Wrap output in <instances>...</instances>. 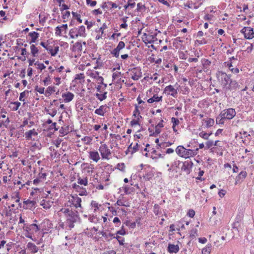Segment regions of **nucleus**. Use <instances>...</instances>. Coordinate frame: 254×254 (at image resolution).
Returning <instances> with one entry per match:
<instances>
[{
  "mask_svg": "<svg viewBox=\"0 0 254 254\" xmlns=\"http://www.w3.org/2000/svg\"><path fill=\"white\" fill-rule=\"evenodd\" d=\"M26 93H28V91H24L20 94L19 98L20 101H24L23 98H24V97H25Z\"/></svg>",
  "mask_w": 254,
  "mask_h": 254,
  "instance_id": "47",
  "label": "nucleus"
},
{
  "mask_svg": "<svg viewBox=\"0 0 254 254\" xmlns=\"http://www.w3.org/2000/svg\"><path fill=\"white\" fill-rule=\"evenodd\" d=\"M53 203V202L50 200L43 199L40 202V205L44 209H48L51 207Z\"/></svg>",
  "mask_w": 254,
  "mask_h": 254,
  "instance_id": "18",
  "label": "nucleus"
},
{
  "mask_svg": "<svg viewBox=\"0 0 254 254\" xmlns=\"http://www.w3.org/2000/svg\"><path fill=\"white\" fill-rule=\"evenodd\" d=\"M222 84L224 86H226L230 81V76L225 73L221 74Z\"/></svg>",
  "mask_w": 254,
  "mask_h": 254,
  "instance_id": "17",
  "label": "nucleus"
},
{
  "mask_svg": "<svg viewBox=\"0 0 254 254\" xmlns=\"http://www.w3.org/2000/svg\"><path fill=\"white\" fill-rule=\"evenodd\" d=\"M34 65L37 66V68L38 69H40L41 70L45 69L46 68V66L44 65L43 64L40 63L38 62H36L34 63Z\"/></svg>",
  "mask_w": 254,
  "mask_h": 254,
  "instance_id": "39",
  "label": "nucleus"
},
{
  "mask_svg": "<svg viewBox=\"0 0 254 254\" xmlns=\"http://www.w3.org/2000/svg\"><path fill=\"white\" fill-rule=\"evenodd\" d=\"M62 96L64 98V102L65 103H68L72 100L74 95L72 93L67 92L63 94Z\"/></svg>",
  "mask_w": 254,
  "mask_h": 254,
  "instance_id": "12",
  "label": "nucleus"
},
{
  "mask_svg": "<svg viewBox=\"0 0 254 254\" xmlns=\"http://www.w3.org/2000/svg\"><path fill=\"white\" fill-rule=\"evenodd\" d=\"M79 195H87V192L85 189H81L79 190Z\"/></svg>",
  "mask_w": 254,
  "mask_h": 254,
  "instance_id": "57",
  "label": "nucleus"
},
{
  "mask_svg": "<svg viewBox=\"0 0 254 254\" xmlns=\"http://www.w3.org/2000/svg\"><path fill=\"white\" fill-rule=\"evenodd\" d=\"M127 3L131 8H133L135 6V2L133 0H128Z\"/></svg>",
  "mask_w": 254,
  "mask_h": 254,
  "instance_id": "55",
  "label": "nucleus"
},
{
  "mask_svg": "<svg viewBox=\"0 0 254 254\" xmlns=\"http://www.w3.org/2000/svg\"><path fill=\"white\" fill-rule=\"evenodd\" d=\"M211 134V133L208 134L204 131H201L199 133V135L201 138L204 139H208L209 136Z\"/></svg>",
  "mask_w": 254,
  "mask_h": 254,
  "instance_id": "38",
  "label": "nucleus"
},
{
  "mask_svg": "<svg viewBox=\"0 0 254 254\" xmlns=\"http://www.w3.org/2000/svg\"><path fill=\"white\" fill-rule=\"evenodd\" d=\"M68 202L76 208L81 207V198L79 197L76 194L71 195Z\"/></svg>",
  "mask_w": 254,
  "mask_h": 254,
  "instance_id": "8",
  "label": "nucleus"
},
{
  "mask_svg": "<svg viewBox=\"0 0 254 254\" xmlns=\"http://www.w3.org/2000/svg\"><path fill=\"white\" fill-rule=\"evenodd\" d=\"M212 249V246L210 244H208L206 247L202 250V254H210Z\"/></svg>",
  "mask_w": 254,
  "mask_h": 254,
  "instance_id": "28",
  "label": "nucleus"
},
{
  "mask_svg": "<svg viewBox=\"0 0 254 254\" xmlns=\"http://www.w3.org/2000/svg\"><path fill=\"white\" fill-rule=\"evenodd\" d=\"M69 35L71 39L77 38L78 37H85L86 34L85 26H81L78 28H74L70 29Z\"/></svg>",
  "mask_w": 254,
  "mask_h": 254,
  "instance_id": "3",
  "label": "nucleus"
},
{
  "mask_svg": "<svg viewBox=\"0 0 254 254\" xmlns=\"http://www.w3.org/2000/svg\"><path fill=\"white\" fill-rule=\"evenodd\" d=\"M132 144H131L128 147L127 151L130 153L131 154H133L135 152L138 150V143H136L135 145L132 146Z\"/></svg>",
  "mask_w": 254,
  "mask_h": 254,
  "instance_id": "23",
  "label": "nucleus"
},
{
  "mask_svg": "<svg viewBox=\"0 0 254 254\" xmlns=\"http://www.w3.org/2000/svg\"><path fill=\"white\" fill-rule=\"evenodd\" d=\"M107 108L106 105H102L95 111V113L98 115L104 116L105 114L107 112Z\"/></svg>",
  "mask_w": 254,
  "mask_h": 254,
  "instance_id": "14",
  "label": "nucleus"
},
{
  "mask_svg": "<svg viewBox=\"0 0 254 254\" xmlns=\"http://www.w3.org/2000/svg\"><path fill=\"white\" fill-rule=\"evenodd\" d=\"M86 3L87 5H89L91 6H94L97 2L95 0H86Z\"/></svg>",
  "mask_w": 254,
  "mask_h": 254,
  "instance_id": "50",
  "label": "nucleus"
},
{
  "mask_svg": "<svg viewBox=\"0 0 254 254\" xmlns=\"http://www.w3.org/2000/svg\"><path fill=\"white\" fill-rule=\"evenodd\" d=\"M59 50V47L58 46H56L53 50L52 47H49L48 49H47V51H49L51 54L52 56H55Z\"/></svg>",
  "mask_w": 254,
  "mask_h": 254,
  "instance_id": "29",
  "label": "nucleus"
},
{
  "mask_svg": "<svg viewBox=\"0 0 254 254\" xmlns=\"http://www.w3.org/2000/svg\"><path fill=\"white\" fill-rule=\"evenodd\" d=\"M67 29V24H63L60 26H57L55 28V34L57 36H61L62 35V31L63 30H64L65 31Z\"/></svg>",
  "mask_w": 254,
  "mask_h": 254,
  "instance_id": "16",
  "label": "nucleus"
},
{
  "mask_svg": "<svg viewBox=\"0 0 254 254\" xmlns=\"http://www.w3.org/2000/svg\"><path fill=\"white\" fill-rule=\"evenodd\" d=\"M231 88H236L238 86V84L236 81H231L230 83Z\"/></svg>",
  "mask_w": 254,
  "mask_h": 254,
  "instance_id": "51",
  "label": "nucleus"
},
{
  "mask_svg": "<svg viewBox=\"0 0 254 254\" xmlns=\"http://www.w3.org/2000/svg\"><path fill=\"white\" fill-rule=\"evenodd\" d=\"M27 247L30 252L35 254L38 252V248L33 243L29 242L27 245Z\"/></svg>",
  "mask_w": 254,
  "mask_h": 254,
  "instance_id": "20",
  "label": "nucleus"
},
{
  "mask_svg": "<svg viewBox=\"0 0 254 254\" xmlns=\"http://www.w3.org/2000/svg\"><path fill=\"white\" fill-rule=\"evenodd\" d=\"M125 44L124 42L123 41H120L117 47L116 48V49H117L119 51H121L122 49H123V48H125Z\"/></svg>",
  "mask_w": 254,
  "mask_h": 254,
  "instance_id": "42",
  "label": "nucleus"
},
{
  "mask_svg": "<svg viewBox=\"0 0 254 254\" xmlns=\"http://www.w3.org/2000/svg\"><path fill=\"white\" fill-rule=\"evenodd\" d=\"M118 167L119 169L122 171H124L125 169V165L124 163L118 164Z\"/></svg>",
  "mask_w": 254,
  "mask_h": 254,
  "instance_id": "63",
  "label": "nucleus"
},
{
  "mask_svg": "<svg viewBox=\"0 0 254 254\" xmlns=\"http://www.w3.org/2000/svg\"><path fill=\"white\" fill-rule=\"evenodd\" d=\"M49 220L48 219H45L39 225L36 224H32L29 225L27 228L29 231H31L33 233L37 232L40 230H47V229L46 227V225H50Z\"/></svg>",
  "mask_w": 254,
  "mask_h": 254,
  "instance_id": "4",
  "label": "nucleus"
},
{
  "mask_svg": "<svg viewBox=\"0 0 254 254\" xmlns=\"http://www.w3.org/2000/svg\"><path fill=\"white\" fill-rule=\"evenodd\" d=\"M91 76L96 78L98 83L103 84L104 79L102 76H99L98 72H96L95 74L92 73Z\"/></svg>",
  "mask_w": 254,
  "mask_h": 254,
  "instance_id": "31",
  "label": "nucleus"
},
{
  "mask_svg": "<svg viewBox=\"0 0 254 254\" xmlns=\"http://www.w3.org/2000/svg\"><path fill=\"white\" fill-rule=\"evenodd\" d=\"M75 50H78L79 52L82 51V46L81 42H77L74 45Z\"/></svg>",
  "mask_w": 254,
  "mask_h": 254,
  "instance_id": "37",
  "label": "nucleus"
},
{
  "mask_svg": "<svg viewBox=\"0 0 254 254\" xmlns=\"http://www.w3.org/2000/svg\"><path fill=\"white\" fill-rule=\"evenodd\" d=\"M241 32L244 35V37L247 39H252L254 38V32L253 28L250 27H245L241 30Z\"/></svg>",
  "mask_w": 254,
  "mask_h": 254,
  "instance_id": "7",
  "label": "nucleus"
},
{
  "mask_svg": "<svg viewBox=\"0 0 254 254\" xmlns=\"http://www.w3.org/2000/svg\"><path fill=\"white\" fill-rule=\"evenodd\" d=\"M21 103L18 102H11L9 104V107L12 111H17L20 107Z\"/></svg>",
  "mask_w": 254,
  "mask_h": 254,
  "instance_id": "25",
  "label": "nucleus"
},
{
  "mask_svg": "<svg viewBox=\"0 0 254 254\" xmlns=\"http://www.w3.org/2000/svg\"><path fill=\"white\" fill-rule=\"evenodd\" d=\"M72 188L77 191H79V190L81 189V188L78 185L76 184H73L72 185Z\"/></svg>",
  "mask_w": 254,
  "mask_h": 254,
  "instance_id": "62",
  "label": "nucleus"
},
{
  "mask_svg": "<svg viewBox=\"0 0 254 254\" xmlns=\"http://www.w3.org/2000/svg\"><path fill=\"white\" fill-rule=\"evenodd\" d=\"M107 28V26L105 23H104V24L102 26V27H100V28L99 30V32L102 33V34H103L104 33V30Z\"/></svg>",
  "mask_w": 254,
  "mask_h": 254,
  "instance_id": "59",
  "label": "nucleus"
},
{
  "mask_svg": "<svg viewBox=\"0 0 254 254\" xmlns=\"http://www.w3.org/2000/svg\"><path fill=\"white\" fill-rule=\"evenodd\" d=\"M162 100V96H158L157 95H154L152 98L148 99L147 102L149 103H152L154 102H160Z\"/></svg>",
  "mask_w": 254,
  "mask_h": 254,
  "instance_id": "24",
  "label": "nucleus"
},
{
  "mask_svg": "<svg viewBox=\"0 0 254 254\" xmlns=\"http://www.w3.org/2000/svg\"><path fill=\"white\" fill-rule=\"evenodd\" d=\"M70 16V12L68 11H65L63 14V19H64V22H65L67 20L68 17Z\"/></svg>",
  "mask_w": 254,
  "mask_h": 254,
  "instance_id": "40",
  "label": "nucleus"
},
{
  "mask_svg": "<svg viewBox=\"0 0 254 254\" xmlns=\"http://www.w3.org/2000/svg\"><path fill=\"white\" fill-rule=\"evenodd\" d=\"M195 215V211L192 209H190L188 212V215L192 218Z\"/></svg>",
  "mask_w": 254,
  "mask_h": 254,
  "instance_id": "56",
  "label": "nucleus"
},
{
  "mask_svg": "<svg viewBox=\"0 0 254 254\" xmlns=\"http://www.w3.org/2000/svg\"><path fill=\"white\" fill-rule=\"evenodd\" d=\"M225 120L226 119L223 117V116H222L221 114H220L219 115L216 117V123L217 124L223 125L224 124Z\"/></svg>",
  "mask_w": 254,
  "mask_h": 254,
  "instance_id": "32",
  "label": "nucleus"
},
{
  "mask_svg": "<svg viewBox=\"0 0 254 254\" xmlns=\"http://www.w3.org/2000/svg\"><path fill=\"white\" fill-rule=\"evenodd\" d=\"M206 145L207 148H209L214 145V142L213 141L209 140L206 142Z\"/></svg>",
  "mask_w": 254,
  "mask_h": 254,
  "instance_id": "60",
  "label": "nucleus"
},
{
  "mask_svg": "<svg viewBox=\"0 0 254 254\" xmlns=\"http://www.w3.org/2000/svg\"><path fill=\"white\" fill-rule=\"evenodd\" d=\"M206 127H209L213 126L214 124V120L213 119L208 118L205 121Z\"/></svg>",
  "mask_w": 254,
  "mask_h": 254,
  "instance_id": "35",
  "label": "nucleus"
},
{
  "mask_svg": "<svg viewBox=\"0 0 254 254\" xmlns=\"http://www.w3.org/2000/svg\"><path fill=\"white\" fill-rule=\"evenodd\" d=\"M197 230L196 229H192L190 233V237L191 238H195V236L197 235Z\"/></svg>",
  "mask_w": 254,
  "mask_h": 254,
  "instance_id": "48",
  "label": "nucleus"
},
{
  "mask_svg": "<svg viewBox=\"0 0 254 254\" xmlns=\"http://www.w3.org/2000/svg\"><path fill=\"white\" fill-rule=\"evenodd\" d=\"M111 54L116 58H118L120 54V51L115 48L111 52Z\"/></svg>",
  "mask_w": 254,
  "mask_h": 254,
  "instance_id": "49",
  "label": "nucleus"
},
{
  "mask_svg": "<svg viewBox=\"0 0 254 254\" xmlns=\"http://www.w3.org/2000/svg\"><path fill=\"white\" fill-rule=\"evenodd\" d=\"M38 132L35 129H32L25 133V136L27 140H32V136H37Z\"/></svg>",
  "mask_w": 254,
  "mask_h": 254,
  "instance_id": "15",
  "label": "nucleus"
},
{
  "mask_svg": "<svg viewBox=\"0 0 254 254\" xmlns=\"http://www.w3.org/2000/svg\"><path fill=\"white\" fill-rule=\"evenodd\" d=\"M247 175V173L246 171H241L236 178V184H237L241 180L245 179Z\"/></svg>",
  "mask_w": 254,
  "mask_h": 254,
  "instance_id": "26",
  "label": "nucleus"
},
{
  "mask_svg": "<svg viewBox=\"0 0 254 254\" xmlns=\"http://www.w3.org/2000/svg\"><path fill=\"white\" fill-rule=\"evenodd\" d=\"M202 63L203 66H205L206 68L209 66L211 64V62L207 59H203L202 61Z\"/></svg>",
  "mask_w": 254,
  "mask_h": 254,
  "instance_id": "45",
  "label": "nucleus"
},
{
  "mask_svg": "<svg viewBox=\"0 0 254 254\" xmlns=\"http://www.w3.org/2000/svg\"><path fill=\"white\" fill-rule=\"evenodd\" d=\"M77 183L80 185L87 186L88 184V180L87 177L81 178L80 177H78Z\"/></svg>",
  "mask_w": 254,
  "mask_h": 254,
  "instance_id": "27",
  "label": "nucleus"
},
{
  "mask_svg": "<svg viewBox=\"0 0 254 254\" xmlns=\"http://www.w3.org/2000/svg\"><path fill=\"white\" fill-rule=\"evenodd\" d=\"M107 94V92H104L103 94L96 93L95 94V96L98 98V100H99L100 101H102L106 99Z\"/></svg>",
  "mask_w": 254,
  "mask_h": 254,
  "instance_id": "34",
  "label": "nucleus"
},
{
  "mask_svg": "<svg viewBox=\"0 0 254 254\" xmlns=\"http://www.w3.org/2000/svg\"><path fill=\"white\" fill-rule=\"evenodd\" d=\"M29 36L31 38L30 43H35L37 39L39 37V34L36 32H32L29 33Z\"/></svg>",
  "mask_w": 254,
  "mask_h": 254,
  "instance_id": "22",
  "label": "nucleus"
},
{
  "mask_svg": "<svg viewBox=\"0 0 254 254\" xmlns=\"http://www.w3.org/2000/svg\"><path fill=\"white\" fill-rule=\"evenodd\" d=\"M31 53L33 57H35L39 52L38 48L34 45H32L30 46Z\"/></svg>",
  "mask_w": 254,
  "mask_h": 254,
  "instance_id": "30",
  "label": "nucleus"
},
{
  "mask_svg": "<svg viewBox=\"0 0 254 254\" xmlns=\"http://www.w3.org/2000/svg\"><path fill=\"white\" fill-rule=\"evenodd\" d=\"M220 114L225 119L231 120L236 116V113L234 109L229 108L222 110Z\"/></svg>",
  "mask_w": 254,
  "mask_h": 254,
  "instance_id": "6",
  "label": "nucleus"
},
{
  "mask_svg": "<svg viewBox=\"0 0 254 254\" xmlns=\"http://www.w3.org/2000/svg\"><path fill=\"white\" fill-rule=\"evenodd\" d=\"M64 213L66 218V221L70 229L74 227V223L78 221L79 216L77 212H73L69 209H65Z\"/></svg>",
  "mask_w": 254,
  "mask_h": 254,
  "instance_id": "2",
  "label": "nucleus"
},
{
  "mask_svg": "<svg viewBox=\"0 0 254 254\" xmlns=\"http://www.w3.org/2000/svg\"><path fill=\"white\" fill-rule=\"evenodd\" d=\"M125 192L127 194H130L133 191V188L130 189L128 186L126 185L124 187Z\"/></svg>",
  "mask_w": 254,
  "mask_h": 254,
  "instance_id": "43",
  "label": "nucleus"
},
{
  "mask_svg": "<svg viewBox=\"0 0 254 254\" xmlns=\"http://www.w3.org/2000/svg\"><path fill=\"white\" fill-rule=\"evenodd\" d=\"M164 93H167L168 95H170L175 98L177 97L178 94L177 90L171 85L167 86L165 88Z\"/></svg>",
  "mask_w": 254,
  "mask_h": 254,
  "instance_id": "9",
  "label": "nucleus"
},
{
  "mask_svg": "<svg viewBox=\"0 0 254 254\" xmlns=\"http://www.w3.org/2000/svg\"><path fill=\"white\" fill-rule=\"evenodd\" d=\"M82 140L85 141H87L86 144H88L90 143L91 141L92 140V139L90 137L85 136L83 138H82Z\"/></svg>",
  "mask_w": 254,
  "mask_h": 254,
  "instance_id": "58",
  "label": "nucleus"
},
{
  "mask_svg": "<svg viewBox=\"0 0 254 254\" xmlns=\"http://www.w3.org/2000/svg\"><path fill=\"white\" fill-rule=\"evenodd\" d=\"M171 122L173 124V126H176L180 124L179 120L177 118H172Z\"/></svg>",
  "mask_w": 254,
  "mask_h": 254,
  "instance_id": "46",
  "label": "nucleus"
},
{
  "mask_svg": "<svg viewBox=\"0 0 254 254\" xmlns=\"http://www.w3.org/2000/svg\"><path fill=\"white\" fill-rule=\"evenodd\" d=\"M121 75V73L120 72H116L113 73L112 75V77L114 79H116L119 78Z\"/></svg>",
  "mask_w": 254,
  "mask_h": 254,
  "instance_id": "53",
  "label": "nucleus"
},
{
  "mask_svg": "<svg viewBox=\"0 0 254 254\" xmlns=\"http://www.w3.org/2000/svg\"><path fill=\"white\" fill-rule=\"evenodd\" d=\"M89 154V158L96 163L98 162L100 160V157L98 152L96 151H90Z\"/></svg>",
  "mask_w": 254,
  "mask_h": 254,
  "instance_id": "11",
  "label": "nucleus"
},
{
  "mask_svg": "<svg viewBox=\"0 0 254 254\" xmlns=\"http://www.w3.org/2000/svg\"><path fill=\"white\" fill-rule=\"evenodd\" d=\"M85 76L83 73L77 74L75 75V80L83 79Z\"/></svg>",
  "mask_w": 254,
  "mask_h": 254,
  "instance_id": "52",
  "label": "nucleus"
},
{
  "mask_svg": "<svg viewBox=\"0 0 254 254\" xmlns=\"http://www.w3.org/2000/svg\"><path fill=\"white\" fill-rule=\"evenodd\" d=\"M140 119L138 118H134L132 120V121L130 122V125L132 127L135 126L136 125H139V122Z\"/></svg>",
  "mask_w": 254,
  "mask_h": 254,
  "instance_id": "41",
  "label": "nucleus"
},
{
  "mask_svg": "<svg viewBox=\"0 0 254 254\" xmlns=\"http://www.w3.org/2000/svg\"><path fill=\"white\" fill-rule=\"evenodd\" d=\"M198 150V148L195 150H191L186 149L182 145H179L176 148V152L180 157L186 159L195 156Z\"/></svg>",
  "mask_w": 254,
  "mask_h": 254,
  "instance_id": "1",
  "label": "nucleus"
},
{
  "mask_svg": "<svg viewBox=\"0 0 254 254\" xmlns=\"http://www.w3.org/2000/svg\"><path fill=\"white\" fill-rule=\"evenodd\" d=\"M163 121L161 120L159 123L157 124V125L155 127V131L153 132L151 135L156 136L157 135L159 134L161 132V128L164 127L163 124Z\"/></svg>",
  "mask_w": 254,
  "mask_h": 254,
  "instance_id": "13",
  "label": "nucleus"
},
{
  "mask_svg": "<svg viewBox=\"0 0 254 254\" xmlns=\"http://www.w3.org/2000/svg\"><path fill=\"white\" fill-rule=\"evenodd\" d=\"M23 202L25 204L28 205V208H29L34 207L35 204L36 203L35 201L30 200L29 199H27V200L24 201Z\"/></svg>",
  "mask_w": 254,
  "mask_h": 254,
  "instance_id": "33",
  "label": "nucleus"
},
{
  "mask_svg": "<svg viewBox=\"0 0 254 254\" xmlns=\"http://www.w3.org/2000/svg\"><path fill=\"white\" fill-rule=\"evenodd\" d=\"M122 20L124 21V23L120 25V27L122 28L127 29V24L126 23L127 20L124 18H123Z\"/></svg>",
  "mask_w": 254,
  "mask_h": 254,
  "instance_id": "54",
  "label": "nucleus"
},
{
  "mask_svg": "<svg viewBox=\"0 0 254 254\" xmlns=\"http://www.w3.org/2000/svg\"><path fill=\"white\" fill-rule=\"evenodd\" d=\"M55 87H54L49 86V87H48L47 88L46 92H47L48 93L51 94L52 92H55Z\"/></svg>",
  "mask_w": 254,
  "mask_h": 254,
  "instance_id": "61",
  "label": "nucleus"
},
{
  "mask_svg": "<svg viewBox=\"0 0 254 254\" xmlns=\"http://www.w3.org/2000/svg\"><path fill=\"white\" fill-rule=\"evenodd\" d=\"M133 116L134 118H141V116L140 115V113L137 106L135 107V110L133 111Z\"/></svg>",
  "mask_w": 254,
  "mask_h": 254,
  "instance_id": "36",
  "label": "nucleus"
},
{
  "mask_svg": "<svg viewBox=\"0 0 254 254\" xmlns=\"http://www.w3.org/2000/svg\"><path fill=\"white\" fill-rule=\"evenodd\" d=\"M131 78L134 80H137L142 76V72L141 70L136 68H133L131 70Z\"/></svg>",
  "mask_w": 254,
  "mask_h": 254,
  "instance_id": "10",
  "label": "nucleus"
},
{
  "mask_svg": "<svg viewBox=\"0 0 254 254\" xmlns=\"http://www.w3.org/2000/svg\"><path fill=\"white\" fill-rule=\"evenodd\" d=\"M45 88L44 87H37L35 90L40 94L44 93Z\"/></svg>",
  "mask_w": 254,
  "mask_h": 254,
  "instance_id": "64",
  "label": "nucleus"
},
{
  "mask_svg": "<svg viewBox=\"0 0 254 254\" xmlns=\"http://www.w3.org/2000/svg\"><path fill=\"white\" fill-rule=\"evenodd\" d=\"M99 151L103 159L109 160L110 159L111 152L107 144L101 145L99 148Z\"/></svg>",
  "mask_w": 254,
  "mask_h": 254,
  "instance_id": "5",
  "label": "nucleus"
},
{
  "mask_svg": "<svg viewBox=\"0 0 254 254\" xmlns=\"http://www.w3.org/2000/svg\"><path fill=\"white\" fill-rule=\"evenodd\" d=\"M179 250V247L178 245L169 244L168 247V251L170 253H177Z\"/></svg>",
  "mask_w": 254,
  "mask_h": 254,
  "instance_id": "19",
  "label": "nucleus"
},
{
  "mask_svg": "<svg viewBox=\"0 0 254 254\" xmlns=\"http://www.w3.org/2000/svg\"><path fill=\"white\" fill-rule=\"evenodd\" d=\"M72 14L73 17H74L75 18H76V19L79 23H82V21L80 18V16L79 14H78L76 12H72Z\"/></svg>",
  "mask_w": 254,
  "mask_h": 254,
  "instance_id": "44",
  "label": "nucleus"
},
{
  "mask_svg": "<svg viewBox=\"0 0 254 254\" xmlns=\"http://www.w3.org/2000/svg\"><path fill=\"white\" fill-rule=\"evenodd\" d=\"M100 233L107 241L112 240L114 237V235L110 233L101 231Z\"/></svg>",
  "mask_w": 254,
  "mask_h": 254,
  "instance_id": "21",
  "label": "nucleus"
}]
</instances>
